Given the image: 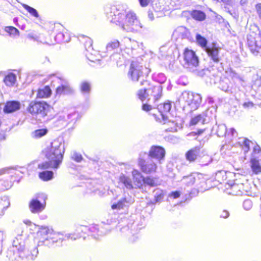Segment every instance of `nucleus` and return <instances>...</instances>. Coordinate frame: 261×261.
I'll return each mask as SVG.
<instances>
[{"label": "nucleus", "mask_w": 261, "mask_h": 261, "mask_svg": "<svg viewBox=\"0 0 261 261\" xmlns=\"http://www.w3.org/2000/svg\"><path fill=\"white\" fill-rule=\"evenodd\" d=\"M230 131L232 136H234L236 134H237L236 130L233 128H230Z\"/></svg>", "instance_id": "nucleus-64"}, {"label": "nucleus", "mask_w": 261, "mask_h": 261, "mask_svg": "<svg viewBox=\"0 0 261 261\" xmlns=\"http://www.w3.org/2000/svg\"><path fill=\"white\" fill-rule=\"evenodd\" d=\"M196 40L197 43L202 48L205 50L208 46H207V41L206 39L201 36L200 34H197L196 36Z\"/></svg>", "instance_id": "nucleus-35"}, {"label": "nucleus", "mask_w": 261, "mask_h": 261, "mask_svg": "<svg viewBox=\"0 0 261 261\" xmlns=\"http://www.w3.org/2000/svg\"><path fill=\"white\" fill-rule=\"evenodd\" d=\"M180 196V193L178 191H175L171 192L170 195L169 197H172L173 198H177Z\"/></svg>", "instance_id": "nucleus-60"}, {"label": "nucleus", "mask_w": 261, "mask_h": 261, "mask_svg": "<svg viewBox=\"0 0 261 261\" xmlns=\"http://www.w3.org/2000/svg\"><path fill=\"white\" fill-rule=\"evenodd\" d=\"M155 199L156 202H160L164 198V194L161 191H157L155 193Z\"/></svg>", "instance_id": "nucleus-50"}, {"label": "nucleus", "mask_w": 261, "mask_h": 261, "mask_svg": "<svg viewBox=\"0 0 261 261\" xmlns=\"http://www.w3.org/2000/svg\"><path fill=\"white\" fill-rule=\"evenodd\" d=\"M154 108V105L151 106L149 104H143L142 105V110L146 112L150 111V110H152Z\"/></svg>", "instance_id": "nucleus-54"}, {"label": "nucleus", "mask_w": 261, "mask_h": 261, "mask_svg": "<svg viewBox=\"0 0 261 261\" xmlns=\"http://www.w3.org/2000/svg\"><path fill=\"white\" fill-rule=\"evenodd\" d=\"M48 130L46 128L37 129L32 133V136L33 138L39 139L45 136Z\"/></svg>", "instance_id": "nucleus-38"}, {"label": "nucleus", "mask_w": 261, "mask_h": 261, "mask_svg": "<svg viewBox=\"0 0 261 261\" xmlns=\"http://www.w3.org/2000/svg\"><path fill=\"white\" fill-rule=\"evenodd\" d=\"M16 80V76L15 74L10 73L7 75L4 80V82L7 86H12L15 84Z\"/></svg>", "instance_id": "nucleus-34"}, {"label": "nucleus", "mask_w": 261, "mask_h": 261, "mask_svg": "<svg viewBox=\"0 0 261 261\" xmlns=\"http://www.w3.org/2000/svg\"><path fill=\"white\" fill-rule=\"evenodd\" d=\"M250 166L252 173L258 174L261 173V165L259 160L255 158H252L250 160Z\"/></svg>", "instance_id": "nucleus-29"}, {"label": "nucleus", "mask_w": 261, "mask_h": 261, "mask_svg": "<svg viewBox=\"0 0 261 261\" xmlns=\"http://www.w3.org/2000/svg\"><path fill=\"white\" fill-rule=\"evenodd\" d=\"M5 31L12 37H17L19 36V31L14 27H6Z\"/></svg>", "instance_id": "nucleus-36"}, {"label": "nucleus", "mask_w": 261, "mask_h": 261, "mask_svg": "<svg viewBox=\"0 0 261 261\" xmlns=\"http://www.w3.org/2000/svg\"><path fill=\"white\" fill-rule=\"evenodd\" d=\"M78 116V113L76 112H73L68 114L67 116V120L69 122L74 121L76 120Z\"/></svg>", "instance_id": "nucleus-49"}, {"label": "nucleus", "mask_w": 261, "mask_h": 261, "mask_svg": "<svg viewBox=\"0 0 261 261\" xmlns=\"http://www.w3.org/2000/svg\"><path fill=\"white\" fill-rule=\"evenodd\" d=\"M47 196L44 193H38L34 195L29 203L30 211L34 214L43 211L46 206Z\"/></svg>", "instance_id": "nucleus-5"}, {"label": "nucleus", "mask_w": 261, "mask_h": 261, "mask_svg": "<svg viewBox=\"0 0 261 261\" xmlns=\"http://www.w3.org/2000/svg\"><path fill=\"white\" fill-rule=\"evenodd\" d=\"M49 239L50 246H51L55 243L61 242L64 239L63 235L59 232H55L51 229V232L50 233Z\"/></svg>", "instance_id": "nucleus-30"}, {"label": "nucleus", "mask_w": 261, "mask_h": 261, "mask_svg": "<svg viewBox=\"0 0 261 261\" xmlns=\"http://www.w3.org/2000/svg\"><path fill=\"white\" fill-rule=\"evenodd\" d=\"M72 91V89L66 81H63L61 86L58 87L56 90V92L58 94H66L71 93Z\"/></svg>", "instance_id": "nucleus-25"}, {"label": "nucleus", "mask_w": 261, "mask_h": 261, "mask_svg": "<svg viewBox=\"0 0 261 261\" xmlns=\"http://www.w3.org/2000/svg\"><path fill=\"white\" fill-rule=\"evenodd\" d=\"M80 89L83 94H89L91 90V84L87 81H83L81 83Z\"/></svg>", "instance_id": "nucleus-39"}, {"label": "nucleus", "mask_w": 261, "mask_h": 261, "mask_svg": "<svg viewBox=\"0 0 261 261\" xmlns=\"http://www.w3.org/2000/svg\"><path fill=\"white\" fill-rule=\"evenodd\" d=\"M173 35L178 39H185L189 37L190 32L186 28L180 26L175 30Z\"/></svg>", "instance_id": "nucleus-23"}, {"label": "nucleus", "mask_w": 261, "mask_h": 261, "mask_svg": "<svg viewBox=\"0 0 261 261\" xmlns=\"http://www.w3.org/2000/svg\"><path fill=\"white\" fill-rule=\"evenodd\" d=\"M39 177L45 181L50 180L53 177V172L51 171H44L39 173Z\"/></svg>", "instance_id": "nucleus-37"}, {"label": "nucleus", "mask_w": 261, "mask_h": 261, "mask_svg": "<svg viewBox=\"0 0 261 261\" xmlns=\"http://www.w3.org/2000/svg\"><path fill=\"white\" fill-rule=\"evenodd\" d=\"M203 130H199L196 132H191L189 133L187 136L189 137H196L197 135H199L203 133Z\"/></svg>", "instance_id": "nucleus-56"}, {"label": "nucleus", "mask_w": 261, "mask_h": 261, "mask_svg": "<svg viewBox=\"0 0 261 261\" xmlns=\"http://www.w3.org/2000/svg\"><path fill=\"white\" fill-rule=\"evenodd\" d=\"M181 180L187 186H191L194 184L195 177L193 175H190L184 176Z\"/></svg>", "instance_id": "nucleus-42"}, {"label": "nucleus", "mask_w": 261, "mask_h": 261, "mask_svg": "<svg viewBox=\"0 0 261 261\" xmlns=\"http://www.w3.org/2000/svg\"><path fill=\"white\" fill-rule=\"evenodd\" d=\"M54 162L48 160L47 162L46 161L38 164V168L42 170H46L50 168L53 169H58L59 167H55L54 166Z\"/></svg>", "instance_id": "nucleus-41"}, {"label": "nucleus", "mask_w": 261, "mask_h": 261, "mask_svg": "<svg viewBox=\"0 0 261 261\" xmlns=\"http://www.w3.org/2000/svg\"><path fill=\"white\" fill-rule=\"evenodd\" d=\"M139 165L141 171L146 174L154 173L157 169L156 164L151 159L147 160L140 159L139 161Z\"/></svg>", "instance_id": "nucleus-12"}, {"label": "nucleus", "mask_w": 261, "mask_h": 261, "mask_svg": "<svg viewBox=\"0 0 261 261\" xmlns=\"http://www.w3.org/2000/svg\"><path fill=\"white\" fill-rule=\"evenodd\" d=\"M8 170V168H2L0 169V175L5 173L6 171Z\"/></svg>", "instance_id": "nucleus-63"}, {"label": "nucleus", "mask_w": 261, "mask_h": 261, "mask_svg": "<svg viewBox=\"0 0 261 261\" xmlns=\"http://www.w3.org/2000/svg\"><path fill=\"white\" fill-rule=\"evenodd\" d=\"M119 182L122 183L127 189H132L133 188L131 179L124 174H121L119 178Z\"/></svg>", "instance_id": "nucleus-31"}, {"label": "nucleus", "mask_w": 261, "mask_h": 261, "mask_svg": "<svg viewBox=\"0 0 261 261\" xmlns=\"http://www.w3.org/2000/svg\"><path fill=\"white\" fill-rule=\"evenodd\" d=\"M205 50L214 62L218 63L220 61V56L219 55L220 48L216 46L215 44L213 43L209 45Z\"/></svg>", "instance_id": "nucleus-16"}, {"label": "nucleus", "mask_w": 261, "mask_h": 261, "mask_svg": "<svg viewBox=\"0 0 261 261\" xmlns=\"http://www.w3.org/2000/svg\"><path fill=\"white\" fill-rule=\"evenodd\" d=\"M51 94V90L48 86H45L42 89H39L38 91L37 97L47 98Z\"/></svg>", "instance_id": "nucleus-33"}, {"label": "nucleus", "mask_w": 261, "mask_h": 261, "mask_svg": "<svg viewBox=\"0 0 261 261\" xmlns=\"http://www.w3.org/2000/svg\"><path fill=\"white\" fill-rule=\"evenodd\" d=\"M171 104L169 101H167L164 103H160L158 105L157 109L162 116V118L164 121V123H166L167 119V116L164 113L169 112L171 110Z\"/></svg>", "instance_id": "nucleus-22"}, {"label": "nucleus", "mask_w": 261, "mask_h": 261, "mask_svg": "<svg viewBox=\"0 0 261 261\" xmlns=\"http://www.w3.org/2000/svg\"><path fill=\"white\" fill-rule=\"evenodd\" d=\"M247 45L251 51L255 55L261 51V37L254 32L247 35Z\"/></svg>", "instance_id": "nucleus-8"}, {"label": "nucleus", "mask_w": 261, "mask_h": 261, "mask_svg": "<svg viewBox=\"0 0 261 261\" xmlns=\"http://www.w3.org/2000/svg\"><path fill=\"white\" fill-rule=\"evenodd\" d=\"M143 184L151 187H155L158 185L157 180L154 178L150 176L144 178Z\"/></svg>", "instance_id": "nucleus-44"}, {"label": "nucleus", "mask_w": 261, "mask_h": 261, "mask_svg": "<svg viewBox=\"0 0 261 261\" xmlns=\"http://www.w3.org/2000/svg\"><path fill=\"white\" fill-rule=\"evenodd\" d=\"M218 127L217 134L219 137L223 136L226 134L227 130L224 124L219 125Z\"/></svg>", "instance_id": "nucleus-48"}, {"label": "nucleus", "mask_w": 261, "mask_h": 261, "mask_svg": "<svg viewBox=\"0 0 261 261\" xmlns=\"http://www.w3.org/2000/svg\"><path fill=\"white\" fill-rule=\"evenodd\" d=\"M50 232H51V229L47 227L41 226L39 228L37 232L39 246L45 245L50 247V243L49 242Z\"/></svg>", "instance_id": "nucleus-10"}, {"label": "nucleus", "mask_w": 261, "mask_h": 261, "mask_svg": "<svg viewBox=\"0 0 261 261\" xmlns=\"http://www.w3.org/2000/svg\"><path fill=\"white\" fill-rule=\"evenodd\" d=\"M201 149L199 146H196L188 150L186 153V159L192 162H194L202 154Z\"/></svg>", "instance_id": "nucleus-19"}, {"label": "nucleus", "mask_w": 261, "mask_h": 261, "mask_svg": "<svg viewBox=\"0 0 261 261\" xmlns=\"http://www.w3.org/2000/svg\"><path fill=\"white\" fill-rule=\"evenodd\" d=\"M55 40L58 43L68 42L69 38L67 34L59 33L55 36Z\"/></svg>", "instance_id": "nucleus-40"}, {"label": "nucleus", "mask_w": 261, "mask_h": 261, "mask_svg": "<svg viewBox=\"0 0 261 261\" xmlns=\"http://www.w3.org/2000/svg\"><path fill=\"white\" fill-rule=\"evenodd\" d=\"M6 236L3 231H0V252H1V248L2 247L3 242L5 240Z\"/></svg>", "instance_id": "nucleus-57"}, {"label": "nucleus", "mask_w": 261, "mask_h": 261, "mask_svg": "<svg viewBox=\"0 0 261 261\" xmlns=\"http://www.w3.org/2000/svg\"><path fill=\"white\" fill-rule=\"evenodd\" d=\"M201 99V96L199 94L184 91L179 97L178 102L184 110L192 112L198 109Z\"/></svg>", "instance_id": "nucleus-3"}, {"label": "nucleus", "mask_w": 261, "mask_h": 261, "mask_svg": "<svg viewBox=\"0 0 261 261\" xmlns=\"http://www.w3.org/2000/svg\"><path fill=\"white\" fill-rule=\"evenodd\" d=\"M92 45V40L88 37H86L85 43V46L86 50V56L89 60L92 62H94L95 60H96L95 58V56L97 52L93 49Z\"/></svg>", "instance_id": "nucleus-18"}, {"label": "nucleus", "mask_w": 261, "mask_h": 261, "mask_svg": "<svg viewBox=\"0 0 261 261\" xmlns=\"http://www.w3.org/2000/svg\"><path fill=\"white\" fill-rule=\"evenodd\" d=\"M22 6L32 16H33L34 17H35L36 18L39 17V15L37 11L35 9H34L26 4H23Z\"/></svg>", "instance_id": "nucleus-46"}, {"label": "nucleus", "mask_w": 261, "mask_h": 261, "mask_svg": "<svg viewBox=\"0 0 261 261\" xmlns=\"http://www.w3.org/2000/svg\"><path fill=\"white\" fill-rule=\"evenodd\" d=\"M71 158L77 162H80L83 159L82 155L76 152H73L71 154Z\"/></svg>", "instance_id": "nucleus-51"}, {"label": "nucleus", "mask_w": 261, "mask_h": 261, "mask_svg": "<svg viewBox=\"0 0 261 261\" xmlns=\"http://www.w3.org/2000/svg\"><path fill=\"white\" fill-rule=\"evenodd\" d=\"M228 187L230 188L229 190L228 188H227L228 190L227 193L229 194L232 195H241L245 193L246 191L244 189V185L243 184L234 183L232 185L228 184Z\"/></svg>", "instance_id": "nucleus-20"}, {"label": "nucleus", "mask_w": 261, "mask_h": 261, "mask_svg": "<svg viewBox=\"0 0 261 261\" xmlns=\"http://www.w3.org/2000/svg\"><path fill=\"white\" fill-rule=\"evenodd\" d=\"M132 175L135 185L138 187L140 188L143 184L145 177L142 175L141 173L139 171L135 169L133 170Z\"/></svg>", "instance_id": "nucleus-26"}, {"label": "nucleus", "mask_w": 261, "mask_h": 261, "mask_svg": "<svg viewBox=\"0 0 261 261\" xmlns=\"http://www.w3.org/2000/svg\"><path fill=\"white\" fill-rule=\"evenodd\" d=\"M229 213L226 210H223L220 215V217L223 218H227L229 217Z\"/></svg>", "instance_id": "nucleus-58"}, {"label": "nucleus", "mask_w": 261, "mask_h": 261, "mask_svg": "<svg viewBox=\"0 0 261 261\" xmlns=\"http://www.w3.org/2000/svg\"><path fill=\"white\" fill-rule=\"evenodd\" d=\"M119 45V42L117 40H114L113 41H111L107 44L106 46V49L107 51H111L113 49L118 48Z\"/></svg>", "instance_id": "nucleus-43"}, {"label": "nucleus", "mask_w": 261, "mask_h": 261, "mask_svg": "<svg viewBox=\"0 0 261 261\" xmlns=\"http://www.w3.org/2000/svg\"><path fill=\"white\" fill-rule=\"evenodd\" d=\"M39 62L42 64H44L47 62H49V60L47 57L42 56L39 58Z\"/></svg>", "instance_id": "nucleus-59"}, {"label": "nucleus", "mask_w": 261, "mask_h": 261, "mask_svg": "<svg viewBox=\"0 0 261 261\" xmlns=\"http://www.w3.org/2000/svg\"><path fill=\"white\" fill-rule=\"evenodd\" d=\"M254 104L251 101H246L242 104V107L245 109H250L253 108Z\"/></svg>", "instance_id": "nucleus-53"}, {"label": "nucleus", "mask_w": 261, "mask_h": 261, "mask_svg": "<svg viewBox=\"0 0 261 261\" xmlns=\"http://www.w3.org/2000/svg\"><path fill=\"white\" fill-rule=\"evenodd\" d=\"M20 108V103L16 101H10L6 103L4 111L6 113H12Z\"/></svg>", "instance_id": "nucleus-24"}, {"label": "nucleus", "mask_w": 261, "mask_h": 261, "mask_svg": "<svg viewBox=\"0 0 261 261\" xmlns=\"http://www.w3.org/2000/svg\"><path fill=\"white\" fill-rule=\"evenodd\" d=\"M184 66L188 68L190 71L196 73L200 76H203L206 74L207 69H202L198 70L197 69L199 63L198 58L196 55L195 51L192 49L186 48L184 53Z\"/></svg>", "instance_id": "nucleus-4"}, {"label": "nucleus", "mask_w": 261, "mask_h": 261, "mask_svg": "<svg viewBox=\"0 0 261 261\" xmlns=\"http://www.w3.org/2000/svg\"><path fill=\"white\" fill-rule=\"evenodd\" d=\"M148 17L150 20L152 21L154 20V15L151 11H148Z\"/></svg>", "instance_id": "nucleus-62"}, {"label": "nucleus", "mask_w": 261, "mask_h": 261, "mask_svg": "<svg viewBox=\"0 0 261 261\" xmlns=\"http://www.w3.org/2000/svg\"><path fill=\"white\" fill-rule=\"evenodd\" d=\"M97 230V228L95 226L91 227L90 228H88L86 226H79L76 229V232L73 233H68L66 234L65 237L67 238V239H71L73 240H75L77 238L82 237L81 232H86L87 230L91 231L92 232H94L95 230Z\"/></svg>", "instance_id": "nucleus-17"}, {"label": "nucleus", "mask_w": 261, "mask_h": 261, "mask_svg": "<svg viewBox=\"0 0 261 261\" xmlns=\"http://www.w3.org/2000/svg\"><path fill=\"white\" fill-rule=\"evenodd\" d=\"M191 15L193 19L200 21L204 20L206 18L205 13L200 10H193L191 12Z\"/></svg>", "instance_id": "nucleus-32"}, {"label": "nucleus", "mask_w": 261, "mask_h": 261, "mask_svg": "<svg viewBox=\"0 0 261 261\" xmlns=\"http://www.w3.org/2000/svg\"><path fill=\"white\" fill-rule=\"evenodd\" d=\"M244 147L243 149L245 152H247L249 151L251 147L253 148V155H259L260 153L261 150L260 147L257 145L254 144L252 141L247 139H244L243 142Z\"/></svg>", "instance_id": "nucleus-21"}, {"label": "nucleus", "mask_w": 261, "mask_h": 261, "mask_svg": "<svg viewBox=\"0 0 261 261\" xmlns=\"http://www.w3.org/2000/svg\"><path fill=\"white\" fill-rule=\"evenodd\" d=\"M38 254V251L37 248H34L30 250H27L24 248L17 254L16 258L20 259V261L24 258L28 260H34L37 257Z\"/></svg>", "instance_id": "nucleus-15"}, {"label": "nucleus", "mask_w": 261, "mask_h": 261, "mask_svg": "<svg viewBox=\"0 0 261 261\" xmlns=\"http://www.w3.org/2000/svg\"><path fill=\"white\" fill-rule=\"evenodd\" d=\"M24 248V242L21 236L16 237L13 241L12 246L7 251V256L10 261H20L17 259L16 256L22 249Z\"/></svg>", "instance_id": "nucleus-7"}, {"label": "nucleus", "mask_w": 261, "mask_h": 261, "mask_svg": "<svg viewBox=\"0 0 261 261\" xmlns=\"http://www.w3.org/2000/svg\"><path fill=\"white\" fill-rule=\"evenodd\" d=\"M162 87L161 86H153L152 88L145 87L143 89H140L138 92V96L142 101L145 100L148 98V101L151 100V98H148L150 95L153 97L154 103L156 102L161 96Z\"/></svg>", "instance_id": "nucleus-6"}, {"label": "nucleus", "mask_w": 261, "mask_h": 261, "mask_svg": "<svg viewBox=\"0 0 261 261\" xmlns=\"http://www.w3.org/2000/svg\"><path fill=\"white\" fill-rule=\"evenodd\" d=\"M64 152V145L61 141L57 139L54 140L50 147L46 149L45 155L48 160L54 162L55 167H59L62 163Z\"/></svg>", "instance_id": "nucleus-2"}, {"label": "nucleus", "mask_w": 261, "mask_h": 261, "mask_svg": "<svg viewBox=\"0 0 261 261\" xmlns=\"http://www.w3.org/2000/svg\"><path fill=\"white\" fill-rule=\"evenodd\" d=\"M111 60L116 61L117 66L122 65L124 61L123 56L120 54H114L111 57Z\"/></svg>", "instance_id": "nucleus-45"}, {"label": "nucleus", "mask_w": 261, "mask_h": 261, "mask_svg": "<svg viewBox=\"0 0 261 261\" xmlns=\"http://www.w3.org/2000/svg\"><path fill=\"white\" fill-rule=\"evenodd\" d=\"M148 156L151 159H155L161 164L164 160L165 150L160 146H152L149 151Z\"/></svg>", "instance_id": "nucleus-13"}, {"label": "nucleus", "mask_w": 261, "mask_h": 261, "mask_svg": "<svg viewBox=\"0 0 261 261\" xmlns=\"http://www.w3.org/2000/svg\"><path fill=\"white\" fill-rule=\"evenodd\" d=\"M220 86L222 90L224 91H228L229 90V86L227 83H225L223 81L220 83Z\"/></svg>", "instance_id": "nucleus-55"}, {"label": "nucleus", "mask_w": 261, "mask_h": 261, "mask_svg": "<svg viewBox=\"0 0 261 261\" xmlns=\"http://www.w3.org/2000/svg\"><path fill=\"white\" fill-rule=\"evenodd\" d=\"M206 120V112H203L192 118L190 121V125H195L199 123L204 124Z\"/></svg>", "instance_id": "nucleus-27"}, {"label": "nucleus", "mask_w": 261, "mask_h": 261, "mask_svg": "<svg viewBox=\"0 0 261 261\" xmlns=\"http://www.w3.org/2000/svg\"><path fill=\"white\" fill-rule=\"evenodd\" d=\"M243 207L246 210H249L252 206V201L249 199L244 200L243 204Z\"/></svg>", "instance_id": "nucleus-52"}, {"label": "nucleus", "mask_w": 261, "mask_h": 261, "mask_svg": "<svg viewBox=\"0 0 261 261\" xmlns=\"http://www.w3.org/2000/svg\"><path fill=\"white\" fill-rule=\"evenodd\" d=\"M109 17L112 22L119 25L127 32H137L143 28L136 14L132 11L126 12L113 6L111 8Z\"/></svg>", "instance_id": "nucleus-1"}, {"label": "nucleus", "mask_w": 261, "mask_h": 261, "mask_svg": "<svg viewBox=\"0 0 261 261\" xmlns=\"http://www.w3.org/2000/svg\"><path fill=\"white\" fill-rule=\"evenodd\" d=\"M134 198L128 194H125L123 197L120 199L117 202H114L111 205L113 210H122L129 206L134 203Z\"/></svg>", "instance_id": "nucleus-14"}, {"label": "nucleus", "mask_w": 261, "mask_h": 261, "mask_svg": "<svg viewBox=\"0 0 261 261\" xmlns=\"http://www.w3.org/2000/svg\"><path fill=\"white\" fill-rule=\"evenodd\" d=\"M229 75L234 83L239 84L242 86H244L245 81L244 80V77L240 75L231 69H230L229 71Z\"/></svg>", "instance_id": "nucleus-28"}, {"label": "nucleus", "mask_w": 261, "mask_h": 261, "mask_svg": "<svg viewBox=\"0 0 261 261\" xmlns=\"http://www.w3.org/2000/svg\"><path fill=\"white\" fill-rule=\"evenodd\" d=\"M49 109V105L45 102L32 101L28 108V111L31 114H40L44 117L47 115Z\"/></svg>", "instance_id": "nucleus-9"}, {"label": "nucleus", "mask_w": 261, "mask_h": 261, "mask_svg": "<svg viewBox=\"0 0 261 261\" xmlns=\"http://www.w3.org/2000/svg\"><path fill=\"white\" fill-rule=\"evenodd\" d=\"M10 203L6 199L4 200L1 199L0 200V216H2L4 214L5 210L9 206Z\"/></svg>", "instance_id": "nucleus-47"}, {"label": "nucleus", "mask_w": 261, "mask_h": 261, "mask_svg": "<svg viewBox=\"0 0 261 261\" xmlns=\"http://www.w3.org/2000/svg\"><path fill=\"white\" fill-rule=\"evenodd\" d=\"M139 1L142 7L147 6L149 3V0H139Z\"/></svg>", "instance_id": "nucleus-61"}, {"label": "nucleus", "mask_w": 261, "mask_h": 261, "mask_svg": "<svg viewBox=\"0 0 261 261\" xmlns=\"http://www.w3.org/2000/svg\"><path fill=\"white\" fill-rule=\"evenodd\" d=\"M143 67L136 61H133L129 67L128 72V76L134 82L138 81L139 78L142 75Z\"/></svg>", "instance_id": "nucleus-11"}]
</instances>
